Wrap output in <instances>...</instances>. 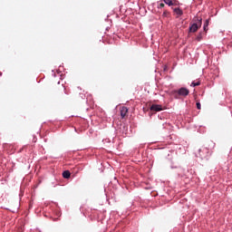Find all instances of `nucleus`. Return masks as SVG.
Wrapping results in <instances>:
<instances>
[{
  "instance_id": "obj_1",
  "label": "nucleus",
  "mask_w": 232,
  "mask_h": 232,
  "mask_svg": "<svg viewBox=\"0 0 232 232\" xmlns=\"http://www.w3.org/2000/svg\"><path fill=\"white\" fill-rule=\"evenodd\" d=\"M171 95L175 99H179V97H188V95H189V90L181 87L179 90L172 91Z\"/></svg>"
},
{
  "instance_id": "obj_2",
  "label": "nucleus",
  "mask_w": 232,
  "mask_h": 232,
  "mask_svg": "<svg viewBox=\"0 0 232 232\" xmlns=\"http://www.w3.org/2000/svg\"><path fill=\"white\" fill-rule=\"evenodd\" d=\"M193 24L189 26V32L191 34H195L202 26V18L198 19V17H196L193 19Z\"/></svg>"
},
{
  "instance_id": "obj_3",
  "label": "nucleus",
  "mask_w": 232,
  "mask_h": 232,
  "mask_svg": "<svg viewBox=\"0 0 232 232\" xmlns=\"http://www.w3.org/2000/svg\"><path fill=\"white\" fill-rule=\"evenodd\" d=\"M150 111H162V105L152 104L150 106Z\"/></svg>"
},
{
  "instance_id": "obj_4",
  "label": "nucleus",
  "mask_w": 232,
  "mask_h": 232,
  "mask_svg": "<svg viewBox=\"0 0 232 232\" xmlns=\"http://www.w3.org/2000/svg\"><path fill=\"white\" fill-rule=\"evenodd\" d=\"M121 119H125L128 115V109L126 107H121L120 110Z\"/></svg>"
},
{
  "instance_id": "obj_5",
  "label": "nucleus",
  "mask_w": 232,
  "mask_h": 232,
  "mask_svg": "<svg viewBox=\"0 0 232 232\" xmlns=\"http://www.w3.org/2000/svg\"><path fill=\"white\" fill-rule=\"evenodd\" d=\"M174 14H177V15H179V17H180V15H182L184 14V12L181 11L180 8L177 7L173 9Z\"/></svg>"
},
{
  "instance_id": "obj_6",
  "label": "nucleus",
  "mask_w": 232,
  "mask_h": 232,
  "mask_svg": "<svg viewBox=\"0 0 232 232\" xmlns=\"http://www.w3.org/2000/svg\"><path fill=\"white\" fill-rule=\"evenodd\" d=\"M71 175H72V173H70L69 170H64V171L63 172V179H70Z\"/></svg>"
},
{
  "instance_id": "obj_7",
  "label": "nucleus",
  "mask_w": 232,
  "mask_h": 232,
  "mask_svg": "<svg viewBox=\"0 0 232 232\" xmlns=\"http://www.w3.org/2000/svg\"><path fill=\"white\" fill-rule=\"evenodd\" d=\"M203 37H204V33L200 32V33H198V34L197 35L196 40H197L198 42H200V41H202V38H203Z\"/></svg>"
},
{
  "instance_id": "obj_8",
  "label": "nucleus",
  "mask_w": 232,
  "mask_h": 232,
  "mask_svg": "<svg viewBox=\"0 0 232 232\" xmlns=\"http://www.w3.org/2000/svg\"><path fill=\"white\" fill-rule=\"evenodd\" d=\"M208 26H209V19H207L203 25V30L206 32L208 30Z\"/></svg>"
},
{
  "instance_id": "obj_9",
  "label": "nucleus",
  "mask_w": 232,
  "mask_h": 232,
  "mask_svg": "<svg viewBox=\"0 0 232 232\" xmlns=\"http://www.w3.org/2000/svg\"><path fill=\"white\" fill-rule=\"evenodd\" d=\"M165 5H168L169 6H173V0H163Z\"/></svg>"
},
{
  "instance_id": "obj_10",
  "label": "nucleus",
  "mask_w": 232,
  "mask_h": 232,
  "mask_svg": "<svg viewBox=\"0 0 232 232\" xmlns=\"http://www.w3.org/2000/svg\"><path fill=\"white\" fill-rule=\"evenodd\" d=\"M190 86H193V88H195V86H200V82H199V81L197 82H192V83L190 84Z\"/></svg>"
},
{
  "instance_id": "obj_11",
  "label": "nucleus",
  "mask_w": 232,
  "mask_h": 232,
  "mask_svg": "<svg viewBox=\"0 0 232 232\" xmlns=\"http://www.w3.org/2000/svg\"><path fill=\"white\" fill-rule=\"evenodd\" d=\"M196 106H197V109H198V110H201L200 102H197V103H196Z\"/></svg>"
},
{
  "instance_id": "obj_12",
  "label": "nucleus",
  "mask_w": 232,
  "mask_h": 232,
  "mask_svg": "<svg viewBox=\"0 0 232 232\" xmlns=\"http://www.w3.org/2000/svg\"><path fill=\"white\" fill-rule=\"evenodd\" d=\"M158 8H164V4L160 3V5L158 6Z\"/></svg>"
},
{
  "instance_id": "obj_13",
  "label": "nucleus",
  "mask_w": 232,
  "mask_h": 232,
  "mask_svg": "<svg viewBox=\"0 0 232 232\" xmlns=\"http://www.w3.org/2000/svg\"><path fill=\"white\" fill-rule=\"evenodd\" d=\"M63 92H64L65 95H68V92L66 91V88H63Z\"/></svg>"
},
{
  "instance_id": "obj_14",
  "label": "nucleus",
  "mask_w": 232,
  "mask_h": 232,
  "mask_svg": "<svg viewBox=\"0 0 232 232\" xmlns=\"http://www.w3.org/2000/svg\"><path fill=\"white\" fill-rule=\"evenodd\" d=\"M163 15L166 17V16L168 15V11H165V12L163 13Z\"/></svg>"
}]
</instances>
